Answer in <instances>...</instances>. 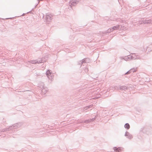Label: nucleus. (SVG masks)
<instances>
[{"label":"nucleus","instance_id":"f257e3e1","mask_svg":"<svg viewBox=\"0 0 152 152\" xmlns=\"http://www.w3.org/2000/svg\"><path fill=\"white\" fill-rule=\"evenodd\" d=\"M124 127L126 128L129 129L130 128L129 125L128 124H125Z\"/></svg>","mask_w":152,"mask_h":152},{"label":"nucleus","instance_id":"f03ea898","mask_svg":"<svg viewBox=\"0 0 152 152\" xmlns=\"http://www.w3.org/2000/svg\"><path fill=\"white\" fill-rule=\"evenodd\" d=\"M121 149L120 148H118L117 147H115V151H121Z\"/></svg>","mask_w":152,"mask_h":152},{"label":"nucleus","instance_id":"7ed1b4c3","mask_svg":"<svg viewBox=\"0 0 152 152\" xmlns=\"http://www.w3.org/2000/svg\"><path fill=\"white\" fill-rule=\"evenodd\" d=\"M51 74V72L50 71L48 70L46 72V74L48 76L50 75Z\"/></svg>","mask_w":152,"mask_h":152},{"label":"nucleus","instance_id":"20e7f679","mask_svg":"<svg viewBox=\"0 0 152 152\" xmlns=\"http://www.w3.org/2000/svg\"><path fill=\"white\" fill-rule=\"evenodd\" d=\"M135 55L134 54H132V55H131V56H129V58H130L132 59L134 57Z\"/></svg>","mask_w":152,"mask_h":152},{"label":"nucleus","instance_id":"39448f33","mask_svg":"<svg viewBox=\"0 0 152 152\" xmlns=\"http://www.w3.org/2000/svg\"><path fill=\"white\" fill-rule=\"evenodd\" d=\"M132 136H131V137H130V138H132Z\"/></svg>","mask_w":152,"mask_h":152},{"label":"nucleus","instance_id":"423d86ee","mask_svg":"<svg viewBox=\"0 0 152 152\" xmlns=\"http://www.w3.org/2000/svg\"><path fill=\"white\" fill-rule=\"evenodd\" d=\"M36 63V62H33V63Z\"/></svg>","mask_w":152,"mask_h":152}]
</instances>
